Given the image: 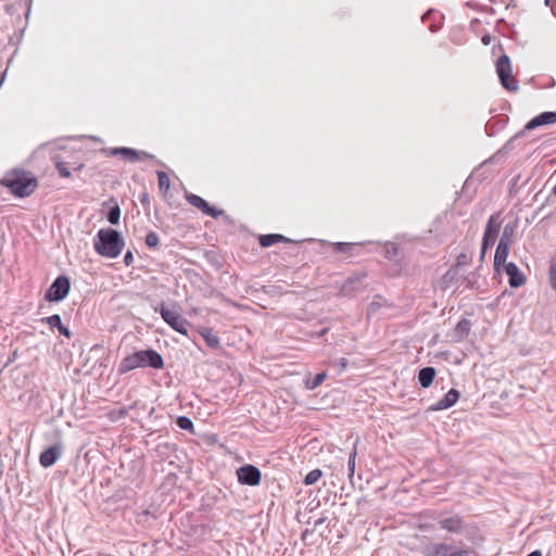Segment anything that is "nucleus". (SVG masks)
Listing matches in <instances>:
<instances>
[{"instance_id": "f704fd0d", "label": "nucleus", "mask_w": 556, "mask_h": 556, "mask_svg": "<svg viewBox=\"0 0 556 556\" xmlns=\"http://www.w3.org/2000/svg\"><path fill=\"white\" fill-rule=\"evenodd\" d=\"M348 364L349 362L345 357H341L331 362V365L339 368L340 371H343L348 367Z\"/></svg>"}, {"instance_id": "c85d7f7f", "label": "nucleus", "mask_w": 556, "mask_h": 556, "mask_svg": "<svg viewBox=\"0 0 556 556\" xmlns=\"http://www.w3.org/2000/svg\"><path fill=\"white\" fill-rule=\"evenodd\" d=\"M159 188L162 192H167L170 187V181L165 172H157Z\"/></svg>"}, {"instance_id": "37998d69", "label": "nucleus", "mask_w": 556, "mask_h": 556, "mask_svg": "<svg viewBox=\"0 0 556 556\" xmlns=\"http://www.w3.org/2000/svg\"><path fill=\"white\" fill-rule=\"evenodd\" d=\"M468 552L464 549L452 551L447 556H468Z\"/></svg>"}, {"instance_id": "72a5a7b5", "label": "nucleus", "mask_w": 556, "mask_h": 556, "mask_svg": "<svg viewBox=\"0 0 556 556\" xmlns=\"http://www.w3.org/2000/svg\"><path fill=\"white\" fill-rule=\"evenodd\" d=\"M56 169L60 174V176L62 177H65V178H68L71 177V172L70 169L67 168L66 164L63 163V162H58L56 163Z\"/></svg>"}, {"instance_id": "79ce46f5", "label": "nucleus", "mask_w": 556, "mask_h": 556, "mask_svg": "<svg viewBox=\"0 0 556 556\" xmlns=\"http://www.w3.org/2000/svg\"><path fill=\"white\" fill-rule=\"evenodd\" d=\"M138 153L140 154L139 161L154 159V155H152L146 151H138Z\"/></svg>"}, {"instance_id": "423d86ee", "label": "nucleus", "mask_w": 556, "mask_h": 556, "mask_svg": "<svg viewBox=\"0 0 556 556\" xmlns=\"http://www.w3.org/2000/svg\"><path fill=\"white\" fill-rule=\"evenodd\" d=\"M71 282L65 276H59L48 289L45 299L49 302L63 300L70 291Z\"/></svg>"}, {"instance_id": "f3484780", "label": "nucleus", "mask_w": 556, "mask_h": 556, "mask_svg": "<svg viewBox=\"0 0 556 556\" xmlns=\"http://www.w3.org/2000/svg\"><path fill=\"white\" fill-rule=\"evenodd\" d=\"M501 224L502 222L500 219V213L491 215L486 223L483 237L490 238V240L495 241V238L501 228Z\"/></svg>"}, {"instance_id": "412c9836", "label": "nucleus", "mask_w": 556, "mask_h": 556, "mask_svg": "<svg viewBox=\"0 0 556 556\" xmlns=\"http://www.w3.org/2000/svg\"><path fill=\"white\" fill-rule=\"evenodd\" d=\"M517 227H518V222L517 220L507 223L504 226L503 233L501 236L500 242H502V243L504 242L506 244L511 245V243L514 242V237H515Z\"/></svg>"}, {"instance_id": "f8f14e48", "label": "nucleus", "mask_w": 556, "mask_h": 556, "mask_svg": "<svg viewBox=\"0 0 556 556\" xmlns=\"http://www.w3.org/2000/svg\"><path fill=\"white\" fill-rule=\"evenodd\" d=\"M504 270L508 276V283L511 288H519L525 285L526 276L520 271L515 263L509 262L505 264Z\"/></svg>"}, {"instance_id": "4c0bfd02", "label": "nucleus", "mask_w": 556, "mask_h": 556, "mask_svg": "<svg viewBox=\"0 0 556 556\" xmlns=\"http://www.w3.org/2000/svg\"><path fill=\"white\" fill-rule=\"evenodd\" d=\"M351 249V245L349 243H345V242H338L336 244V250L339 251V252H346Z\"/></svg>"}, {"instance_id": "6ab92c4d", "label": "nucleus", "mask_w": 556, "mask_h": 556, "mask_svg": "<svg viewBox=\"0 0 556 556\" xmlns=\"http://www.w3.org/2000/svg\"><path fill=\"white\" fill-rule=\"evenodd\" d=\"M364 277V274L351 276L342 286L341 292L348 295L353 291L359 290L362 288Z\"/></svg>"}, {"instance_id": "0eeeda50", "label": "nucleus", "mask_w": 556, "mask_h": 556, "mask_svg": "<svg viewBox=\"0 0 556 556\" xmlns=\"http://www.w3.org/2000/svg\"><path fill=\"white\" fill-rule=\"evenodd\" d=\"M439 527L440 529L446 531L452 534H460L464 533L467 529V525L464 518L457 514L452 516H441L439 518Z\"/></svg>"}, {"instance_id": "4468645a", "label": "nucleus", "mask_w": 556, "mask_h": 556, "mask_svg": "<svg viewBox=\"0 0 556 556\" xmlns=\"http://www.w3.org/2000/svg\"><path fill=\"white\" fill-rule=\"evenodd\" d=\"M40 323L49 325L51 329L56 328L61 336H64L68 339L72 337V332L66 326L62 324L61 317L58 314L43 317L40 319Z\"/></svg>"}, {"instance_id": "39448f33", "label": "nucleus", "mask_w": 556, "mask_h": 556, "mask_svg": "<svg viewBox=\"0 0 556 556\" xmlns=\"http://www.w3.org/2000/svg\"><path fill=\"white\" fill-rule=\"evenodd\" d=\"M159 312L166 324H168L175 331L187 334L188 321L176 311L169 309L165 305H161Z\"/></svg>"}, {"instance_id": "20e7f679", "label": "nucleus", "mask_w": 556, "mask_h": 556, "mask_svg": "<svg viewBox=\"0 0 556 556\" xmlns=\"http://www.w3.org/2000/svg\"><path fill=\"white\" fill-rule=\"evenodd\" d=\"M495 66L502 86L506 90L517 91L519 86L517 79L513 76L511 64L508 55H501L497 59Z\"/></svg>"}, {"instance_id": "7c9ffc66", "label": "nucleus", "mask_w": 556, "mask_h": 556, "mask_svg": "<svg viewBox=\"0 0 556 556\" xmlns=\"http://www.w3.org/2000/svg\"><path fill=\"white\" fill-rule=\"evenodd\" d=\"M177 426L180 429H182V430H187V431H192L193 430V422H192V420L189 417H186V416L178 417Z\"/></svg>"}, {"instance_id": "a19ab883", "label": "nucleus", "mask_w": 556, "mask_h": 556, "mask_svg": "<svg viewBox=\"0 0 556 556\" xmlns=\"http://www.w3.org/2000/svg\"><path fill=\"white\" fill-rule=\"evenodd\" d=\"M465 280L467 281V286L469 288H473V285L476 282V277L473 273H470L468 276H466Z\"/></svg>"}, {"instance_id": "c03bdc74", "label": "nucleus", "mask_w": 556, "mask_h": 556, "mask_svg": "<svg viewBox=\"0 0 556 556\" xmlns=\"http://www.w3.org/2000/svg\"><path fill=\"white\" fill-rule=\"evenodd\" d=\"M141 203L144 204V203H149V197L147 193H143L141 199H140Z\"/></svg>"}, {"instance_id": "6e6552de", "label": "nucleus", "mask_w": 556, "mask_h": 556, "mask_svg": "<svg viewBox=\"0 0 556 556\" xmlns=\"http://www.w3.org/2000/svg\"><path fill=\"white\" fill-rule=\"evenodd\" d=\"M237 478L241 484L257 485L261 482V471L253 465H245L237 469Z\"/></svg>"}, {"instance_id": "f257e3e1", "label": "nucleus", "mask_w": 556, "mask_h": 556, "mask_svg": "<svg viewBox=\"0 0 556 556\" xmlns=\"http://www.w3.org/2000/svg\"><path fill=\"white\" fill-rule=\"evenodd\" d=\"M124 244V239L121 233L112 228L100 229L93 241L96 252L99 255L109 258L117 257L121 254Z\"/></svg>"}, {"instance_id": "09e8293b", "label": "nucleus", "mask_w": 556, "mask_h": 556, "mask_svg": "<svg viewBox=\"0 0 556 556\" xmlns=\"http://www.w3.org/2000/svg\"><path fill=\"white\" fill-rule=\"evenodd\" d=\"M553 194L556 197V184L555 187L553 188Z\"/></svg>"}, {"instance_id": "5701e85b", "label": "nucleus", "mask_w": 556, "mask_h": 556, "mask_svg": "<svg viewBox=\"0 0 556 556\" xmlns=\"http://www.w3.org/2000/svg\"><path fill=\"white\" fill-rule=\"evenodd\" d=\"M470 329H471L470 320L463 318L457 323V325L455 327V336L457 337L458 340H463L464 338H466L469 334Z\"/></svg>"}, {"instance_id": "a211bd4d", "label": "nucleus", "mask_w": 556, "mask_h": 556, "mask_svg": "<svg viewBox=\"0 0 556 556\" xmlns=\"http://www.w3.org/2000/svg\"><path fill=\"white\" fill-rule=\"evenodd\" d=\"M109 154L112 156L121 155L124 160L132 163L138 162L140 157V154L137 150L126 147L113 148L110 150Z\"/></svg>"}, {"instance_id": "ea45409f", "label": "nucleus", "mask_w": 556, "mask_h": 556, "mask_svg": "<svg viewBox=\"0 0 556 556\" xmlns=\"http://www.w3.org/2000/svg\"><path fill=\"white\" fill-rule=\"evenodd\" d=\"M456 273H455V269L454 268H451L450 270L446 271V274L443 276V281L446 282V281H450L452 280L454 277H455Z\"/></svg>"}, {"instance_id": "9b49d317", "label": "nucleus", "mask_w": 556, "mask_h": 556, "mask_svg": "<svg viewBox=\"0 0 556 556\" xmlns=\"http://www.w3.org/2000/svg\"><path fill=\"white\" fill-rule=\"evenodd\" d=\"M63 453V446L61 443H55L45 450L39 456V463L42 467L48 468L55 464Z\"/></svg>"}, {"instance_id": "7ed1b4c3", "label": "nucleus", "mask_w": 556, "mask_h": 556, "mask_svg": "<svg viewBox=\"0 0 556 556\" xmlns=\"http://www.w3.org/2000/svg\"><path fill=\"white\" fill-rule=\"evenodd\" d=\"M33 181L29 173L13 169L1 179V185L9 188L17 197H26L33 192Z\"/></svg>"}, {"instance_id": "473e14b6", "label": "nucleus", "mask_w": 556, "mask_h": 556, "mask_svg": "<svg viewBox=\"0 0 556 556\" xmlns=\"http://www.w3.org/2000/svg\"><path fill=\"white\" fill-rule=\"evenodd\" d=\"M494 241L493 240H490V238H486V237H482V243H481V253H480V258L483 260L484 258V255L486 253V250L493 245Z\"/></svg>"}, {"instance_id": "2eb2a0df", "label": "nucleus", "mask_w": 556, "mask_h": 556, "mask_svg": "<svg viewBox=\"0 0 556 556\" xmlns=\"http://www.w3.org/2000/svg\"><path fill=\"white\" fill-rule=\"evenodd\" d=\"M452 551V545L446 543H429L421 549L422 556H441Z\"/></svg>"}, {"instance_id": "e433bc0d", "label": "nucleus", "mask_w": 556, "mask_h": 556, "mask_svg": "<svg viewBox=\"0 0 556 556\" xmlns=\"http://www.w3.org/2000/svg\"><path fill=\"white\" fill-rule=\"evenodd\" d=\"M397 254V248L392 244L391 247L387 248V257L392 260Z\"/></svg>"}, {"instance_id": "bb28decb", "label": "nucleus", "mask_w": 556, "mask_h": 556, "mask_svg": "<svg viewBox=\"0 0 556 556\" xmlns=\"http://www.w3.org/2000/svg\"><path fill=\"white\" fill-rule=\"evenodd\" d=\"M356 455H357V451H356V446H354L353 450L349 454V460H348L349 479H350L351 483H353V477L355 473Z\"/></svg>"}, {"instance_id": "1a4fd4ad", "label": "nucleus", "mask_w": 556, "mask_h": 556, "mask_svg": "<svg viewBox=\"0 0 556 556\" xmlns=\"http://www.w3.org/2000/svg\"><path fill=\"white\" fill-rule=\"evenodd\" d=\"M551 124H556V112H543V113L536 115L535 117H533L532 119H530L526 124L523 130L518 132L514 137V139L521 137L525 131L533 130L538 127L551 125Z\"/></svg>"}, {"instance_id": "f03ea898", "label": "nucleus", "mask_w": 556, "mask_h": 556, "mask_svg": "<svg viewBox=\"0 0 556 556\" xmlns=\"http://www.w3.org/2000/svg\"><path fill=\"white\" fill-rule=\"evenodd\" d=\"M161 369L164 366L163 357L154 350L135 352L124 357L118 365V374L123 375L139 367Z\"/></svg>"}, {"instance_id": "b1692460", "label": "nucleus", "mask_w": 556, "mask_h": 556, "mask_svg": "<svg viewBox=\"0 0 556 556\" xmlns=\"http://www.w3.org/2000/svg\"><path fill=\"white\" fill-rule=\"evenodd\" d=\"M201 336L210 348L217 349L219 346V338L214 333L212 329L205 328L201 331Z\"/></svg>"}, {"instance_id": "c756f323", "label": "nucleus", "mask_w": 556, "mask_h": 556, "mask_svg": "<svg viewBox=\"0 0 556 556\" xmlns=\"http://www.w3.org/2000/svg\"><path fill=\"white\" fill-rule=\"evenodd\" d=\"M323 476V471L320 469L311 470L304 478V483L306 485H312L316 483Z\"/></svg>"}, {"instance_id": "dca6fc26", "label": "nucleus", "mask_w": 556, "mask_h": 556, "mask_svg": "<svg viewBox=\"0 0 556 556\" xmlns=\"http://www.w3.org/2000/svg\"><path fill=\"white\" fill-rule=\"evenodd\" d=\"M509 248H510L509 244H506L504 242L503 243L498 242L496 251H495V255H494V269L496 271L501 270V266H505V264H507L506 260L509 254Z\"/></svg>"}, {"instance_id": "a18cd8bd", "label": "nucleus", "mask_w": 556, "mask_h": 556, "mask_svg": "<svg viewBox=\"0 0 556 556\" xmlns=\"http://www.w3.org/2000/svg\"><path fill=\"white\" fill-rule=\"evenodd\" d=\"M527 556H542V553L540 551H533Z\"/></svg>"}, {"instance_id": "c9c22d12", "label": "nucleus", "mask_w": 556, "mask_h": 556, "mask_svg": "<svg viewBox=\"0 0 556 556\" xmlns=\"http://www.w3.org/2000/svg\"><path fill=\"white\" fill-rule=\"evenodd\" d=\"M470 261V256H468L466 253H460L456 258V267L468 265Z\"/></svg>"}, {"instance_id": "393cba45", "label": "nucleus", "mask_w": 556, "mask_h": 556, "mask_svg": "<svg viewBox=\"0 0 556 556\" xmlns=\"http://www.w3.org/2000/svg\"><path fill=\"white\" fill-rule=\"evenodd\" d=\"M111 202H114V205L110 207L106 214V219L110 224L117 225L121 218V208L117 202L114 201V199H111Z\"/></svg>"}, {"instance_id": "2f4dec72", "label": "nucleus", "mask_w": 556, "mask_h": 556, "mask_svg": "<svg viewBox=\"0 0 556 556\" xmlns=\"http://www.w3.org/2000/svg\"><path fill=\"white\" fill-rule=\"evenodd\" d=\"M160 243L159 235L154 231H149L146 236V244L149 248H156Z\"/></svg>"}, {"instance_id": "ddd939ff", "label": "nucleus", "mask_w": 556, "mask_h": 556, "mask_svg": "<svg viewBox=\"0 0 556 556\" xmlns=\"http://www.w3.org/2000/svg\"><path fill=\"white\" fill-rule=\"evenodd\" d=\"M459 399V392L451 389L440 401L431 406L432 410H442L453 406Z\"/></svg>"}, {"instance_id": "de8ad7c7", "label": "nucleus", "mask_w": 556, "mask_h": 556, "mask_svg": "<svg viewBox=\"0 0 556 556\" xmlns=\"http://www.w3.org/2000/svg\"><path fill=\"white\" fill-rule=\"evenodd\" d=\"M553 194L556 197V184L555 187L553 188Z\"/></svg>"}, {"instance_id": "a878e982", "label": "nucleus", "mask_w": 556, "mask_h": 556, "mask_svg": "<svg viewBox=\"0 0 556 556\" xmlns=\"http://www.w3.org/2000/svg\"><path fill=\"white\" fill-rule=\"evenodd\" d=\"M548 278L552 289L556 291V253L549 260Z\"/></svg>"}, {"instance_id": "9d476101", "label": "nucleus", "mask_w": 556, "mask_h": 556, "mask_svg": "<svg viewBox=\"0 0 556 556\" xmlns=\"http://www.w3.org/2000/svg\"><path fill=\"white\" fill-rule=\"evenodd\" d=\"M186 199L192 206L199 208L202 213H204L207 216L218 218L220 215L224 214V211L211 206L204 199L197 194L187 193Z\"/></svg>"}, {"instance_id": "aec40b11", "label": "nucleus", "mask_w": 556, "mask_h": 556, "mask_svg": "<svg viewBox=\"0 0 556 556\" xmlns=\"http://www.w3.org/2000/svg\"><path fill=\"white\" fill-rule=\"evenodd\" d=\"M435 369L433 367H424L419 370L418 372V382L419 384L424 388V389H427L429 388L432 382H433V379L435 377Z\"/></svg>"}, {"instance_id": "49530a36", "label": "nucleus", "mask_w": 556, "mask_h": 556, "mask_svg": "<svg viewBox=\"0 0 556 556\" xmlns=\"http://www.w3.org/2000/svg\"><path fill=\"white\" fill-rule=\"evenodd\" d=\"M482 42H483L484 45H489V43H490V37H489V36H484V37L482 38Z\"/></svg>"}, {"instance_id": "8fccbe9b", "label": "nucleus", "mask_w": 556, "mask_h": 556, "mask_svg": "<svg viewBox=\"0 0 556 556\" xmlns=\"http://www.w3.org/2000/svg\"><path fill=\"white\" fill-rule=\"evenodd\" d=\"M549 3H551V0H545L546 5H549Z\"/></svg>"}, {"instance_id": "cd10ccee", "label": "nucleus", "mask_w": 556, "mask_h": 556, "mask_svg": "<svg viewBox=\"0 0 556 556\" xmlns=\"http://www.w3.org/2000/svg\"><path fill=\"white\" fill-rule=\"evenodd\" d=\"M327 377V374L326 372H319L317 374L314 378H311V379H307L306 380V388L308 390H314L316 389L317 387H319L324 380L326 379Z\"/></svg>"}, {"instance_id": "4be33fe9", "label": "nucleus", "mask_w": 556, "mask_h": 556, "mask_svg": "<svg viewBox=\"0 0 556 556\" xmlns=\"http://www.w3.org/2000/svg\"><path fill=\"white\" fill-rule=\"evenodd\" d=\"M287 241H289L288 238H286L282 235H278V233L263 235L260 237V244L264 248L271 247L278 242H287Z\"/></svg>"}, {"instance_id": "58836bf2", "label": "nucleus", "mask_w": 556, "mask_h": 556, "mask_svg": "<svg viewBox=\"0 0 556 556\" xmlns=\"http://www.w3.org/2000/svg\"><path fill=\"white\" fill-rule=\"evenodd\" d=\"M132 263H134V255H132L131 251H127L126 254L124 255V264L126 266H130Z\"/></svg>"}]
</instances>
